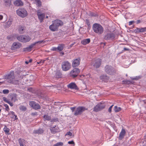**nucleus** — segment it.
Returning a JSON list of instances; mask_svg holds the SVG:
<instances>
[{"instance_id": "47", "label": "nucleus", "mask_w": 146, "mask_h": 146, "mask_svg": "<svg viewBox=\"0 0 146 146\" xmlns=\"http://www.w3.org/2000/svg\"><path fill=\"white\" fill-rule=\"evenodd\" d=\"M66 135H69L70 136H72V134L71 132L70 131H69L67 133H66V134L65 135V136H66Z\"/></svg>"}, {"instance_id": "38", "label": "nucleus", "mask_w": 146, "mask_h": 146, "mask_svg": "<svg viewBox=\"0 0 146 146\" xmlns=\"http://www.w3.org/2000/svg\"><path fill=\"white\" fill-rule=\"evenodd\" d=\"M26 109V108L23 106H21L20 108V110L23 111H25Z\"/></svg>"}, {"instance_id": "31", "label": "nucleus", "mask_w": 146, "mask_h": 146, "mask_svg": "<svg viewBox=\"0 0 146 146\" xmlns=\"http://www.w3.org/2000/svg\"><path fill=\"white\" fill-rule=\"evenodd\" d=\"M121 110V108L120 107H118L117 106H115L114 107V110L115 112H118Z\"/></svg>"}, {"instance_id": "64", "label": "nucleus", "mask_w": 146, "mask_h": 146, "mask_svg": "<svg viewBox=\"0 0 146 146\" xmlns=\"http://www.w3.org/2000/svg\"><path fill=\"white\" fill-rule=\"evenodd\" d=\"M32 60L31 59H30L29 60V62H32Z\"/></svg>"}, {"instance_id": "8", "label": "nucleus", "mask_w": 146, "mask_h": 146, "mask_svg": "<svg viewBox=\"0 0 146 146\" xmlns=\"http://www.w3.org/2000/svg\"><path fill=\"white\" fill-rule=\"evenodd\" d=\"M4 78L5 79L9 80V81L10 83L15 78L14 71H11L9 74L5 75Z\"/></svg>"}, {"instance_id": "24", "label": "nucleus", "mask_w": 146, "mask_h": 146, "mask_svg": "<svg viewBox=\"0 0 146 146\" xmlns=\"http://www.w3.org/2000/svg\"><path fill=\"white\" fill-rule=\"evenodd\" d=\"M90 38H88L83 40L81 41V43L84 45H86L90 42Z\"/></svg>"}, {"instance_id": "63", "label": "nucleus", "mask_w": 146, "mask_h": 146, "mask_svg": "<svg viewBox=\"0 0 146 146\" xmlns=\"http://www.w3.org/2000/svg\"><path fill=\"white\" fill-rule=\"evenodd\" d=\"M25 63L26 64H28L29 62L28 61H25Z\"/></svg>"}, {"instance_id": "39", "label": "nucleus", "mask_w": 146, "mask_h": 146, "mask_svg": "<svg viewBox=\"0 0 146 146\" xmlns=\"http://www.w3.org/2000/svg\"><path fill=\"white\" fill-rule=\"evenodd\" d=\"M141 28H137L136 29L134 30V32L136 33H141Z\"/></svg>"}, {"instance_id": "14", "label": "nucleus", "mask_w": 146, "mask_h": 146, "mask_svg": "<svg viewBox=\"0 0 146 146\" xmlns=\"http://www.w3.org/2000/svg\"><path fill=\"white\" fill-rule=\"evenodd\" d=\"M21 46V43L18 42H15L13 44L11 47V49L13 50H15L19 48Z\"/></svg>"}, {"instance_id": "10", "label": "nucleus", "mask_w": 146, "mask_h": 146, "mask_svg": "<svg viewBox=\"0 0 146 146\" xmlns=\"http://www.w3.org/2000/svg\"><path fill=\"white\" fill-rule=\"evenodd\" d=\"M36 12L37 13V15L40 21V22H42L43 21L45 17L44 13H42L40 10H37L36 11Z\"/></svg>"}, {"instance_id": "36", "label": "nucleus", "mask_w": 146, "mask_h": 146, "mask_svg": "<svg viewBox=\"0 0 146 146\" xmlns=\"http://www.w3.org/2000/svg\"><path fill=\"white\" fill-rule=\"evenodd\" d=\"M12 23V21H8L6 22L5 27H10Z\"/></svg>"}, {"instance_id": "5", "label": "nucleus", "mask_w": 146, "mask_h": 146, "mask_svg": "<svg viewBox=\"0 0 146 146\" xmlns=\"http://www.w3.org/2000/svg\"><path fill=\"white\" fill-rule=\"evenodd\" d=\"M17 14L20 17L24 18L27 15V11L23 8H21L17 10Z\"/></svg>"}, {"instance_id": "35", "label": "nucleus", "mask_w": 146, "mask_h": 146, "mask_svg": "<svg viewBox=\"0 0 146 146\" xmlns=\"http://www.w3.org/2000/svg\"><path fill=\"white\" fill-rule=\"evenodd\" d=\"M98 105H96L93 108V111L97 112L99 111H100V109H98Z\"/></svg>"}, {"instance_id": "34", "label": "nucleus", "mask_w": 146, "mask_h": 146, "mask_svg": "<svg viewBox=\"0 0 146 146\" xmlns=\"http://www.w3.org/2000/svg\"><path fill=\"white\" fill-rule=\"evenodd\" d=\"M3 130L5 133H7L8 134V133L10 131L9 129L6 126H5Z\"/></svg>"}, {"instance_id": "60", "label": "nucleus", "mask_w": 146, "mask_h": 146, "mask_svg": "<svg viewBox=\"0 0 146 146\" xmlns=\"http://www.w3.org/2000/svg\"><path fill=\"white\" fill-rule=\"evenodd\" d=\"M124 50H125H125H129V49L128 48H124Z\"/></svg>"}, {"instance_id": "37", "label": "nucleus", "mask_w": 146, "mask_h": 146, "mask_svg": "<svg viewBox=\"0 0 146 146\" xmlns=\"http://www.w3.org/2000/svg\"><path fill=\"white\" fill-rule=\"evenodd\" d=\"M63 145V143L61 142H59L57 143L54 144V146H62Z\"/></svg>"}, {"instance_id": "27", "label": "nucleus", "mask_w": 146, "mask_h": 146, "mask_svg": "<svg viewBox=\"0 0 146 146\" xmlns=\"http://www.w3.org/2000/svg\"><path fill=\"white\" fill-rule=\"evenodd\" d=\"M19 144L20 146H25L24 144L25 143V140L23 139L20 138L19 139Z\"/></svg>"}, {"instance_id": "56", "label": "nucleus", "mask_w": 146, "mask_h": 146, "mask_svg": "<svg viewBox=\"0 0 146 146\" xmlns=\"http://www.w3.org/2000/svg\"><path fill=\"white\" fill-rule=\"evenodd\" d=\"M141 21L140 20H137L136 21V23L137 24L139 23H140L141 22Z\"/></svg>"}, {"instance_id": "52", "label": "nucleus", "mask_w": 146, "mask_h": 146, "mask_svg": "<svg viewBox=\"0 0 146 146\" xmlns=\"http://www.w3.org/2000/svg\"><path fill=\"white\" fill-rule=\"evenodd\" d=\"M113 105H111L110 107V108H109L108 109V111L109 112H111V109H112V108L113 107Z\"/></svg>"}, {"instance_id": "7", "label": "nucleus", "mask_w": 146, "mask_h": 146, "mask_svg": "<svg viewBox=\"0 0 146 146\" xmlns=\"http://www.w3.org/2000/svg\"><path fill=\"white\" fill-rule=\"evenodd\" d=\"M87 110V109L83 106H79L76 108L75 109L74 113V115L77 116L78 115H81L82 112Z\"/></svg>"}, {"instance_id": "41", "label": "nucleus", "mask_w": 146, "mask_h": 146, "mask_svg": "<svg viewBox=\"0 0 146 146\" xmlns=\"http://www.w3.org/2000/svg\"><path fill=\"white\" fill-rule=\"evenodd\" d=\"M141 33L145 32L146 31V27L141 28Z\"/></svg>"}, {"instance_id": "55", "label": "nucleus", "mask_w": 146, "mask_h": 146, "mask_svg": "<svg viewBox=\"0 0 146 146\" xmlns=\"http://www.w3.org/2000/svg\"><path fill=\"white\" fill-rule=\"evenodd\" d=\"M8 103L9 104V105L11 106H13V104L10 101L9 102V103Z\"/></svg>"}, {"instance_id": "40", "label": "nucleus", "mask_w": 146, "mask_h": 146, "mask_svg": "<svg viewBox=\"0 0 146 146\" xmlns=\"http://www.w3.org/2000/svg\"><path fill=\"white\" fill-rule=\"evenodd\" d=\"M3 92L5 94H7L9 93V91L7 89H5L3 90Z\"/></svg>"}, {"instance_id": "53", "label": "nucleus", "mask_w": 146, "mask_h": 146, "mask_svg": "<svg viewBox=\"0 0 146 146\" xmlns=\"http://www.w3.org/2000/svg\"><path fill=\"white\" fill-rule=\"evenodd\" d=\"M58 119H52L51 121V122H54V121H58Z\"/></svg>"}, {"instance_id": "58", "label": "nucleus", "mask_w": 146, "mask_h": 146, "mask_svg": "<svg viewBox=\"0 0 146 146\" xmlns=\"http://www.w3.org/2000/svg\"><path fill=\"white\" fill-rule=\"evenodd\" d=\"M60 54H61L62 56L64 54V53L62 52H60Z\"/></svg>"}, {"instance_id": "19", "label": "nucleus", "mask_w": 146, "mask_h": 146, "mask_svg": "<svg viewBox=\"0 0 146 146\" xmlns=\"http://www.w3.org/2000/svg\"><path fill=\"white\" fill-rule=\"evenodd\" d=\"M80 58H76L74 59L72 63V66L73 67L77 66L80 64Z\"/></svg>"}, {"instance_id": "46", "label": "nucleus", "mask_w": 146, "mask_h": 146, "mask_svg": "<svg viewBox=\"0 0 146 146\" xmlns=\"http://www.w3.org/2000/svg\"><path fill=\"white\" fill-rule=\"evenodd\" d=\"M123 82H124L125 84H129L131 83V82L130 81H129L128 80H124L123 81Z\"/></svg>"}, {"instance_id": "18", "label": "nucleus", "mask_w": 146, "mask_h": 146, "mask_svg": "<svg viewBox=\"0 0 146 146\" xmlns=\"http://www.w3.org/2000/svg\"><path fill=\"white\" fill-rule=\"evenodd\" d=\"M126 133V132L124 129H122L119 135L118 136V138L119 140H121L123 139Z\"/></svg>"}, {"instance_id": "57", "label": "nucleus", "mask_w": 146, "mask_h": 146, "mask_svg": "<svg viewBox=\"0 0 146 146\" xmlns=\"http://www.w3.org/2000/svg\"><path fill=\"white\" fill-rule=\"evenodd\" d=\"M3 16L2 15H0V21L2 20L3 19Z\"/></svg>"}, {"instance_id": "32", "label": "nucleus", "mask_w": 146, "mask_h": 146, "mask_svg": "<svg viewBox=\"0 0 146 146\" xmlns=\"http://www.w3.org/2000/svg\"><path fill=\"white\" fill-rule=\"evenodd\" d=\"M20 84L24 85L25 82H24V79L23 76L20 77V78L19 80Z\"/></svg>"}, {"instance_id": "17", "label": "nucleus", "mask_w": 146, "mask_h": 146, "mask_svg": "<svg viewBox=\"0 0 146 146\" xmlns=\"http://www.w3.org/2000/svg\"><path fill=\"white\" fill-rule=\"evenodd\" d=\"M50 129L51 133L52 134H55L56 133L58 132V127H56V125L50 127Z\"/></svg>"}, {"instance_id": "28", "label": "nucleus", "mask_w": 146, "mask_h": 146, "mask_svg": "<svg viewBox=\"0 0 146 146\" xmlns=\"http://www.w3.org/2000/svg\"><path fill=\"white\" fill-rule=\"evenodd\" d=\"M43 117L44 121H49L51 119V116L48 115H44L43 116Z\"/></svg>"}, {"instance_id": "51", "label": "nucleus", "mask_w": 146, "mask_h": 146, "mask_svg": "<svg viewBox=\"0 0 146 146\" xmlns=\"http://www.w3.org/2000/svg\"><path fill=\"white\" fill-rule=\"evenodd\" d=\"M134 21H130L129 22V25H131L135 23Z\"/></svg>"}, {"instance_id": "4", "label": "nucleus", "mask_w": 146, "mask_h": 146, "mask_svg": "<svg viewBox=\"0 0 146 146\" xmlns=\"http://www.w3.org/2000/svg\"><path fill=\"white\" fill-rule=\"evenodd\" d=\"M62 68L64 71H67L69 70L71 68V64L68 61H64L62 63Z\"/></svg>"}, {"instance_id": "1", "label": "nucleus", "mask_w": 146, "mask_h": 146, "mask_svg": "<svg viewBox=\"0 0 146 146\" xmlns=\"http://www.w3.org/2000/svg\"><path fill=\"white\" fill-rule=\"evenodd\" d=\"M52 24L49 26V29L52 32L56 31L58 30V27L63 25V22L58 19L56 20L52 21Z\"/></svg>"}, {"instance_id": "33", "label": "nucleus", "mask_w": 146, "mask_h": 146, "mask_svg": "<svg viewBox=\"0 0 146 146\" xmlns=\"http://www.w3.org/2000/svg\"><path fill=\"white\" fill-rule=\"evenodd\" d=\"M56 77L57 78H60L62 77V74L60 72H57L56 74Z\"/></svg>"}, {"instance_id": "9", "label": "nucleus", "mask_w": 146, "mask_h": 146, "mask_svg": "<svg viewBox=\"0 0 146 146\" xmlns=\"http://www.w3.org/2000/svg\"><path fill=\"white\" fill-rule=\"evenodd\" d=\"M115 37V35L114 34L110 33H107L104 37V39L106 40H112L114 39Z\"/></svg>"}, {"instance_id": "48", "label": "nucleus", "mask_w": 146, "mask_h": 146, "mask_svg": "<svg viewBox=\"0 0 146 146\" xmlns=\"http://www.w3.org/2000/svg\"><path fill=\"white\" fill-rule=\"evenodd\" d=\"M36 3L38 4V6H40L41 5V3L40 0H36Z\"/></svg>"}, {"instance_id": "49", "label": "nucleus", "mask_w": 146, "mask_h": 146, "mask_svg": "<svg viewBox=\"0 0 146 146\" xmlns=\"http://www.w3.org/2000/svg\"><path fill=\"white\" fill-rule=\"evenodd\" d=\"M68 143L70 144H74V145L75 144L74 142L73 141H68Z\"/></svg>"}, {"instance_id": "61", "label": "nucleus", "mask_w": 146, "mask_h": 146, "mask_svg": "<svg viewBox=\"0 0 146 146\" xmlns=\"http://www.w3.org/2000/svg\"><path fill=\"white\" fill-rule=\"evenodd\" d=\"M7 38H8L9 40V39H11V37L10 36H8L7 37Z\"/></svg>"}, {"instance_id": "21", "label": "nucleus", "mask_w": 146, "mask_h": 146, "mask_svg": "<svg viewBox=\"0 0 146 146\" xmlns=\"http://www.w3.org/2000/svg\"><path fill=\"white\" fill-rule=\"evenodd\" d=\"M100 78L101 80L105 81H107L109 79V77L106 75L104 74L100 76Z\"/></svg>"}, {"instance_id": "11", "label": "nucleus", "mask_w": 146, "mask_h": 146, "mask_svg": "<svg viewBox=\"0 0 146 146\" xmlns=\"http://www.w3.org/2000/svg\"><path fill=\"white\" fill-rule=\"evenodd\" d=\"M80 72L79 69L76 68H74L70 72V75L72 77H75L78 75Z\"/></svg>"}, {"instance_id": "26", "label": "nucleus", "mask_w": 146, "mask_h": 146, "mask_svg": "<svg viewBox=\"0 0 146 146\" xmlns=\"http://www.w3.org/2000/svg\"><path fill=\"white\" fill-rule=\"evenodd\" d=\"M97 105L98 106V109H100V111L104 109L105 107V105L104 104H103L101 103L97 104Z\"/></svg>"}, {"instance_id": "23", "label": "nucleus", "mask_w": 146, "mask_h": 146, "mask_svg": "<svg viewBox=\"0 0 146 146\" xmlns=\"http://www.w3.org/2000/svg\"><path fill=\"white\" fill-rule=\"evenodd\" d=\"M65 47V45L63 44H59L57 47V49L58 51L62 50Z\"/></svg>"}, {"instance_id": "62", "label": "nucleus", "mask_w": 146, "mask_h": 146, "mask_svg": "<svg viewBox=\"0 0 146 146\" xmlns=\"http://www.w3.org/2000/svg\"><path fill=\"white\" fill-rule=\"evenodd\" d=\"M132 79L133 80H137L138 79L135 78H132Z\"/></svg>"}, {"instance_id": "42", "label": "nucleus", "mask_w": 146, "mask_h": 146, "mask_svg": "<svg viewBox=\"0 0 146 146\" xmlns=\"http://www.w3.org/2000/svg\"><path fill=\"white\" fill-rule=\"evenodd\" d=\"M45 61V60H41L39 62H38L37 63L41 65H42L44 63Z\"/></svg>"}, {"instance_id": "15", "label": "nucleus", "mask_w": 146, "mask_h": 146, "mask_svg": "<svg viewBox=\"0 0 146 146\" xmlns=\"http://www.w3.org/2000/svg\"><path fill=\"white\" fill-rule=\"evenodd\" d=\"M101 60L100 59H97L94 61L92 64L94 68H99L101 65Z\"/></svg>"}, {"instance_id": "12", "label": "nucleus", "mask_w": 146, "mask_h": 146, "mask_svg": "<svg viewBox=\"0 0 146 146\" xmlns=\"http://www.w3.org/2000/svg\"><path fill=\"white\" fill-rule=\"evenodd\" d=\"M43 42V40H41L40 41H38L35 42L33 44H32L31 45H30L29 46L26 47V48H24L23 49V51H30L31 50V49L35 46L36 44L38 43L40 44L42 42Z\"/></svg>"}, {"instance_id": "45", "label": "nucleus", "mask_w": 146, "mask_h": 146, "mask_svg": "<svg viewBox=\"0 0 146 146\" xmlns=\"http://www.w3.org/2000/svg\"><path fill=\"white\" fill-rule=\"evenodd\" d=\"M86 23L87 25L89 27V26L90 25V23L89 20L88 19H86Z\"/></svg>"}, {"instance_id": "25", "label": "nucleus", "mask_w": 146, "mask_h": 146, "mask_svg": "<svg viewBox=\"0 0 146 146\" xmlns=\"http://www.w3.org/2000/svg\"><path fill=\"white\" fill-rule=\"evenodd\" d=\"M25 28L24 27L22 26H19V27L18 31L19 33L21 34H23L24 32V31L25 30Z\"/></svg>"}, {"instance_id": "44", "label": "nucleus", "mask_w": 146, "mask_h": 146, "mask_svg": "<svg viewBox=\"0 0 146 146\" xmlns=\"http://www.w3.org/2000/svg\"><path fill=\"white\" fill-rule=\"evenodd\" d=\"M3 100L4 101L7 103H9V102L10 101L8 100L7 99V98L5 97H3Z\"/></svg>"}, {"instance_id": "16", "label": "nucleus", "mask_w": 146, "mask_h": 146, "mask_svg": "<svg viewBox=\"0 0 146 146\" xmlns=\"http://www.w3.org/2000/svg\"><path fill=\"white\" fill-rule=\"evenodd\" d=\"M67 87L68 88L71 89H75L78 90V88L77 86L75 83L74 82H71L67 85Z\"/></svg>"}, {"instance_id": "59", "label": "nucleus", "mask_w": 146, "mask_h": 146, "mask_svg": "<svg viewBox=\"0 0 146 146\" xmlns=\"http://www.w3.org/2000/svg\"><path fill=\"white\" fill-rule=\"evenodd\" d=\"M11 113L12 114V115H13V116H15V114H15V113H14V112H13V111H11Z\"/></svg>"}, {"instance_id": "3", "label": "nucleus", "mask_w": 146, "mask_h": 146, "mask_svg": "<svg viewBox=\"0 0 146 146\" xmlns=\"http://www.w3.org/2000/svg\"><path fill=\"white\" fill-rule=\"evenodd\" d=\"M17 38L19 41L24 43L29 42L31 39L28 35H25L19 36Z\"/></svg>"}, {"instance_id": "54", "label": "nucleus", "mask_w": 146, "mask_h": 146, "mask_svg": "<svg viewBox=\"0 0 146 146\" xmlns=\"http://www.w3.org/2000/svg\"><path fill=\"white\" fill-rule=\"evenodd\" d=\"M71 110L72 111V112H74L75 109V108L74 107H71L70 108Z\"/></svg>"}, {"instance_id": "43", "label": "nucleus", "mask_w": 146, "mask_h": 146, "mask_svg": "<svg viewBox=\"0 0 146 146\" xmlns=\"http://www.w3.org/2000/svg\"><path fill=\"white\" fill-rule=\"evenodd\" d=\"M4 106L5 107V110H6L7 111H9V109L8 106L7 104H4Z\"/></svg>"}, {"instance_id": "6", "label": "nucleus", "mask_w": 146, "mask_h": 146, "mask_svg": "<svg viewBox=\"0 0 146 146\" xmlns=\"http://www.w3.org/2000/svg\"><path fill=\"white\" fill-rule=\"evenodd\" d=\"M105 70L107 73L111 75H114L115 73V69L111 66H106L105 67Z\"/></svg>"}, {"instance_id": "30", "label": "nucleus", "mask_w": 146, "mask_h": 146, "mask_svg": "<svg viewBox=\"0 0 146 146\" xmlns=\"http://www.w3.org/2000/svg\"><path fill=\"white\" fill-rule=\"evenodd\" d=\"M10 83H12L15 84H20L19 82V80H15V78Z\"/></svg>"}, {"instance_id": "22", "label": "nucleus", "mask_w": 146, "mask_h": 146, "mask_svg": "<svg viewBox=\"0 0 146 146\" xmlns=\"http://www.w3.org/2000/svg\"><path fill=\"white\" fill-rule=\"evenodd\" d=\"M44 132L43 130L42 129H39L38 130H35L33 131V133L35 134H40Z\"/></svg>"}, {"instance_id": "2", "label": "nucleus", "mask_w": 146, "mask_h": 146, "mask_svg": "<svg viewBox=\"0 0 146 146\" xmlns=\"http://www.w3.org/2000/svg\"><path fill=\"white\" fill-rule=\"evenodd\" d=\"M94 31L98 35L102 34L104 32L103 27L100 24L98 23L94 24L92 26Z\"/></svg>"}, {"instance_id": "20", "label": "nucleus", "mask_w": 146, "mask_h": 146, "mask_svg": "<svg viewBox=\"0 0 146 146\" xmlns=\"http://www.w3.org/2000/svg\"><path fill=\"white\" fill-rule=\"evenodd\" d=\"M15 5L17 6H21L23 5V3L21 0H17L14 2Z\"/></svg>"}, {"instance_id": "13", "label": "nucleus", "mask_w": 146, "mask_h": 146, "mask_svg": "<svg viewBox=\"0 0 146 146\" xmlns=\"http://www.w3.org/2000/svg\"><path fill=\"white\" fill-rule=\"evenodd\" d=\"M29 105L31 107L36 110L40 108V105L34 101L30 102Z\"/></svg>"}, {"instance_id": "50", "label": "nucleus", "mask_w": 146, "mask_h": 146, "mask_svg": "<svg viewBox=\"0 0 146 146\" xmlns=\"http://www.w3.org/2000/svg\"><path fill=\"white\" fill-rule=\"evenodd\" d=\"M51 50L53 51H58L57 49V47H54L52 48L51 49Z\"/></svg>"}, {"instance_id": "29", "label": "nucleus", "mask_w": 146, "mask_h": 146, "mask_svg": "<svg viewBox=\"0 0 146 146\" xmlns=\"http://www.w3.org/2000/svg\"><path fill=\"white\" fill-rule=\"evenodd\" d=\"M11 100L14 102H15L17 100V95L16 94H14L11 96Z\"/></svg>"}]
</instances>
